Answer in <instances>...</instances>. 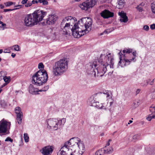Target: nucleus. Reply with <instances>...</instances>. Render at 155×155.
I'll return each mask as SVG.
<instances>
[{"instance_id":"46","label":"nucleus","mask_w":155,"mask_h":155,"mask_svg":"<svg viewBox=\"0 0 155 155\" xmlns=\"http://www.w3.org/2000/svg\"><path fill=\"white\" fill-rule=\"evenodd\" d=\"M140 135L139 134H137L135 135H134L133 137V139L135 140L138 139L139 138Z\"/></svg>"},{"instance_id":"39","label":"nucleus","mask_w":155,"mask_h":155,"mask_svg":"<svg viewBox=\"0 0 155 155\" xmlns=\"http://www.w3.org/2000/svg\"><path fill=\"white\" fill-rule=\"evenodd\" d=\"M83 153L80 152L79 151H74L73 153H71L70 155H82Z\"/></svg>"},{"instance_id":"47","label":"nucleus","mask_w":155,"mask_h":155,"mask_svg":"<svg viewBox=\"0 0 155 155\" xmlns=\"http://www.w3.org/2000/svg\"><path fill=\"white\" fill-rule=\"evenodd\" d=\"M67 153L64 152H61V151H59L57 154V155H66Z\"/></svg>"},{"instance_id":"50","label":"nucleus","mask_w":155,"mask_h":155,"mask_svg":"<svg viewBox=\"0 0 155 155\" xmlns=\"http://www.w3.org/2000/svg\"><path fill=\"white\" fill-rule=\"evenodd\" d=\"M143 29L146 31H148L149 29V27L147 25H144L143 28Z\"/></svg>"},{"instance_id":"64","label":"nucleus","mask_w":155,"mask_h":155,"mask_svg":"<svg viewBox=\"0 0 155 155\" xmlns=\"http://www.w3.org/2000/svg\"><path fill=\"white\" fill-rule=\"evenodd\" d=\"M151 117H152V118L155 119V115H154V114L153 115L151 116Z\"/></svg>"},{"instance_id":"26","label":"nucleus","mask_w":155,"mask_h":155,"mask_svg":"<svg viewBox=\"0 0 155 155\" xmlns=\"http://www.w3.org/2000/svg\"><path fill=\"white\" fill-rule=\"evenodd\" d=\"M15 112L17 114V115H23L22 112L21 111V110L20 107H16L15 108Z\"/></svg>"},{"instance_id":"22","label":"nucleus","mask_w":155,"mask_h":155,"mask_svg":"<svg viewBox=\"0 0 155 155\" xmlns=\"http://www.w3.org/2000/svg\"><path fill=\"white\" fill-rule=\"evenodd\" d=\"M68 142H70V143L71 144V142H74L75 143H77L78 145L79 143H81V140L80 138L77 137H74L71 138Z\"/></svg>"},{"instance_id":"13","label":"nucleus","mask_w":155,"mask_h":155,"mask_svg":"<svg viewBox=\"0 0 155 155\" xmlns=\"http://www.w3.org/2000/svg\"><path fill=\"white\" fill-rule=\"evenodd\" d=\"M41 151L44 155H50L53 152V149L51 146H47L43 148Z\"/></svg>"},{"instance_id":"40","label":"nucleus","mask_w":155,"mask_h":155,"mask_svg":"<svg viewBox=\"0 0 155 155\" xmlns=\"http://www.w3.org/2000/svg\"><path fill=\"white\" fill-rule=\"evenodd\" d=\"M4 81L6 83L8 84L10 81V78L7 77L6 76H4L3 78Z\"/></svg>"},{"instance_id":"33","label":"nucleus","mask_w":155,"mask_h":155,"mask_svg":"<svg viewBox=\"0 0 155 155\" xmlns=\"http://www.w3.org/2000/svg\"><path fill=\"white\" fill-rule=\"evenodd\" d=\"M24 137L25 141L26 142H28L29 141V137L28 134L25 133L24 134Z\"/></svg>"},{"instance_id":"24","label":"nucleus","mask_w":155,"mask_h":155,"mask_svg":"<svg viewBox=\"0 0 155 155\" xmlns=\"http://www.w3.org/2000/svg\"><path fill=\"white\" fill-rule=\"evenodd\" d=\"M105 149L104 148H101L97 151L95 153L96 155H103L105 154Z\"/></svg>"},{"instance_id":"28","label":"nucleus","mask_w":155,"mask_h":155,"mask_svg":"<svg viewBox=\"0 0 155 155\" xmlns=\"http://www.w3.org/2000/svg\"><path fill=\"white\" fill-rule=\"evenodd\" d=\"M144 4L142 3H141L140 4L137 6V7H136L137 9L139 12H142L143 11V6L144 5Z\"/></svg>"},{"instance_id":"32","label":"nucleus","mask_w":155,"mask_h":155,"mask_svg":"<svg viewBox=\"0 0 155 155\" xmlns=\"http://www.w3.org/2000/svg\"><path fill=\"white\" fill-rule=\"evenodd\" d=\"M113 151V148L111 147L107 150L105 149V154H110Z\"/></svg>"},{"instance_id":"37","label":"nucleus","mask_w":155,"mask_h":155,"mask_svg":"<svg viewBox=\"0 0 155 155\" xmlns=\"http://www.w3.org/2000/svg\"><path fill=\"white\" fill-rule=\"evenodd\" d=\"M151 8L152 12L155 14V2H153L151 4Z\"/></svg>"},{"instance_id":"6","label":"nucleus","mask_w":155,"mask_h":155,"mask_svg":"<svg viewBox=\"0 0 155 155\" xmlns=\"http://www.w3.org/2000/svg\"><path fill=\"white\" fill-rule=\"evenodd\" d=\"M11 122L2 119L0 121V135L8 133L10 128Z\"/></svg>"},{"instance_id":"16","label":"nucleus","mask_w":155,"mask_h":155,"mask_svg":"<svg viewBox=\"0 0 155 155\" xmlns=\"http://www.w3.org/2000/svg\"><path fill=\"white\" fill-rule=\"evenodd\" d=\"M29 92L32 94H39L38 92L39 91L38 88L34 87L33 85L30 84L29 87Z\"/></svg>"},{"instance_id":"60","label":"nucleus","mask_w":155,"mask_h":155,"mask_svg":"<svg viewBox=\"0 0 155 155\" xmlns=\"http://www.w3.org/2000/svg\"><path fill=\"white\" fill-rule=\"evenodd\" d=\"M7 84H7V83H4L3 84H2V85L1 88H2L3 87H4Z\"/></svg>"},{"instance_id":"10","label":"nucleus","mask_w":155,"mask_h":155,"mask_svg":"<svg viewBox=\"0 0 155 155\" xmlns=\"http://www.w3.org/2000/svg\"><path fill=\"white\" fill-rule=\"evenodd\" d=\"M57 120L55 119H50L48 120L47 124L50 128L56 130L59 128L57 126Z\"/></svg>"},{"instance_id":"17","label":"nucleus","mask_w":155,"mask_h":155,"mask_svg":"<svg viewBox=\"0 0 155 155\" xmlns=\"http://www.w3.org/2000/svg\"><path fill=\"white\" fill-rule=\"evenodd\" d=\"M118 14L120 17V20L121 22H126L128 21V18L126 13L123 12H119Z\"/></svg>"},{"instance_id":"38","label":"nucleus","mask_w":155,"mask_h":155,"mask_svg":"<svg viewBox=\"0 0 155 155\" xmlns=\"http://www.w3.org/2000/svg\"><path fill=\"white\" fill-rule=\"evenodd\" d=\"M5 75V72L3 71H2L0 72V81L2 80Z\"/></svg>"},{"instance_id":"18","label":"nucleus","mask_w":155,"mask_h":155,"mask_svg":"<svg viewBox=\"0 0 155 155\" xmlns=\"http://www.w3.org/2000/svg\"><path fill=\"white\" fill-rule=\"evenodd\" d=\"M70 142H68L65 143L64 145L61 149L60 151L64 152L66 153V152L69 150V147L70 145H71Z\"/></svg>"},{"instance_id":"41","label":"nucleus","mask_w":155,"mask_h":155,"mask_svg":"<svg viewBox=\"0 0 155 155\" xmlns=\"http://www.w3.org/2000/svg\"><path fill=\"white\" fill-rule=\"evenodd\" d=\"M12 47H13V48H14V50H15V51H18L20 50L19 46L18 45H14Z\"/></svg>"},{"instance_id":"42","label":"nucleus","mask_w":155,"mask_h":155,"mask_svg":"<svg viewBox=\"0 0 155 155\" xmlns=\"http://www.w3.org/2000/svg\"><path fill=\"white\" fill-rule=\"evenodd\" d=\"M57 126L59 127V128H60L61 126V125L63 124V123L61 120H57Z\"/></svg>"},{"instance_id":"1","label":"nucleus","mask_w":155,"mask_h":155,"mask_svg":"<svg viewBox=\"0 0 155 155\" xmlns=\"http://www.w3.org/2000/svg\"><path fill=\"white\" fill-rule=\"evenodd\" d=\"M75 19L71 16L65 18L61 23V25L63 23L65 24L64 26L61 29L63 30V34L68 35V32L71 31L73 36L78 38L91 30L92 21L90 18H84L78 21V24H76Z\"/></svg>"},{"instance_id":"27","label":"nucleus","mask_w":155,"mask_h":155,"mask_svg":"<svg viewBox=\"0 0 155 155\" xmlns=\"http://www.w3.org/2000/svg\"><path fill=\"white\" fill-rule=\"evenodd\" d=\"M23 117L22 115H17L16 120L17 122L19 124H21L22 121V118Z\"/></svg>"},{"instance_id":"9","label":"nucleus","mask_w":155,"mask_h":155,"mask_svg":"<svg viewBox=\"0 0 155 155\" xmlns=\"http://www.w3.org/2000/svg\"><path fill=\"white\" fill-rule=\"evenodd\" d=\"M36 21L38 23L41 21L47 15V12L43 10H38L35 11L33 13Z\"/></svg>"},{"instance_id":"19","label":"nucleus","mask_w":155,"mask_h":155,"mask_svg":"<svg viewBox=\"0 0 155 155\" xmlns=\"http://www.w3.org/2000/svg\"><path fill=\"white\" fill-rule=\"evenodd\" d=\"M103 93L106 97L107 100H110L112 101V97L110 91L106 90L103 91Z\"/></svg>"},{"instance_id":"15","label":"nucleus","mask_w":155,"mask_h":155,"mask_svg":"<svg viewBox=\"0 0 155 155\" xmlns=\"http://www.w3.org/2000/svg\"><path fill=\"white\" fill-rule=\"evenodd\" d=\"M101 16L104 18H107L112 17L114 16V13L107 10H104L101 13Z\"/></svg>"},{"instance_id":"49","label":"nucleus","mask_w":155,"mask_h":155,"mask_svg":"<svg viewBox=\"0 0 155 155\" xmlns=\"http://www.w3.org/2000/svg\"><path fill=\"white\" fill-rule=\"evenodd\" d=\"M154 108L155 107H150L149 110L151 112H155Z\"/></svg>"},{"instance_id":"59","label":"nucleus","mask_w":155,"mask_h":155,"mask_svg":"<svg viewBox=\"0 0 155 155\" xmlns=\"http://www.w3.org/2000/svg\"><path fill=\"white\" fill-rule=\"evenodd\" d=\"M140 89H137L136 91V94H139L140 92Z\"/></svg>"},{"instance_id":"30","label":"nucleus","mask_w":155,"mask_h":155,"mask_svg":"<svg viewBox=\"0 0 155 155\" xmlns=\"http://www.w3.org/2000/svg\"><path fill=\"white\" fill-rule=\"evenodd\" d=\"M114 30V29L113 28H110L107 29L103 32L102 35H103L104 34H107L113 31Z\"/></svg>"},{"instance_id":"5","label":"nucleus","mask_w":155,"mask_h":155,"mask_svg":"<svg viewBox=\"0 0 155 155\" xmlns=\"http://www.w3.org/2000/svg\"><path fill=\"white\" fill-rule=\"evenodd\" d=\"M132 54L133 55L132 58L131 59H128L127 58L125 55H124V57L122 56V53L121 51H120L118 54L119 56L120 60L118 63V65L120 66L121 67H124L129 64L132 61H135L136 60H135V59L137 54L136 51H133Z\"/></svg>"},{"instance_id":"54","label":"nucleus","mask_w":155,"mask_h":155,"mask_svg":"<svg viewBox=\"0 0 155 155\" xmlns=\"http://www.w3.org/2000/svg\"><path fill=\"white\" fill-rule=\"evenodd\" d=\"M28 1V0H22L21 3L23 4H25L27 3Z\"/></svg>"},{"instance_id":"52","label":"nucleus","mask_w":155,"mask_h":155,"mask_svg":"<svg viewBox=\"0 0 155 155\" xmlns=\"http://www.w3.org/2000/svg\"><path fill=\"white\" fill-rule=\"evenodd\" d=\"M31 3H32V4H34L35 3H39V2H38V0L37 1V0H33L31 2Z\"/></svg>"},{"instance_id":"7","label":"nucleus","mask_w":155,"mask_h":155,"mask_svg":"<svg viewBox=\"0 0 155 155\" xmlns=\"http://www.w3.org/2000/svg\"><path fill=\"white\" fill-rule=\"evenodd\" d=\"M97 66V61H93L87 64L86 73L88 75L91 77H94L95 78L97 77L96 74V71H94V68Z\"/></svg>"},{"instance_id":"21","label":"nucleus","mask_w":155,"mask_h":155,"mask_svg":"<svg viewBox=\"0 0 155 155\" xmlns=\"http://www.w3.org/2000/svg\"><path fill=\"white\" fill-rule=\"evenodd\" d=\"M78 146L79 149V151H80V153H83L84 152L85 148L84 145L82 141L78 143Z\"/></svg>"},{"instance_id":"57","label":"nucleus","mask_w":155,"mask_h":155,"mask_svg":"<svg viewBox=\"0 0 155 155\" xmlns=\"http://www.w3.org/2000/svg\"><path fill=\"white\" fill-rule=\"evenodd\" d=\"M62 122L63 123V124H64L66 122V119L65 118H63L62 120H61Z\"/></svg>"},{"instance_id":"34","label":"nucleus","mask_w":155,"mask_h":155,"mask_svg":"<svg viewBox=\"0 0 155 155\" xmlns=\"http://www.w3.org/2000/svg\"><path fill=\"white\" fill-rule=\"evenodd\" d=\"M39 3H42L43 5H48V2L46 0H38Z\"/></svg>"},{"instance_id":"2","label":"nucleus","mask_w":155,"mask_h":155,"mask_svg":"<svg viewBox=\"0 0 155 155\" xmlns=\"http://www.w3.org/2000/svg\"><path fill=\"white\" fill-rule=\"evenodd\" d=\"M114 58L110 53L101 54L99 58L97 61V66L96 68L97 71V77H101L106 73L109 68H114Z\"/></svg>"},{"instance_id":"23","label":"nucleus","mask_w":155,"mask_h":155,"mask_svg":"<svg viewBox=\"0 0 155 155\" xmlns=\"http://www.w3.org/2000/svg\"><path fill=\"white\" fill-rule=\"evenodd\" d=\"M79 6L82 10H87L90 8L88 6V5L86 1L83 2L81 4H80Z\"/></svg>"},{"instance_id":"58","label":"nucleus","mask_w":155,"mask_h":155,"mask_svg":"<svg viewBox=\"0 0 155 155\" xmlns=\"http://www.w3.org/2000/svg\"><path fill=\"white\" fill-rule=\"evenodd\" d=\"M15 7H16L15 8H18V9L20 8L21 7V5H18L15 6Z\"/></svg>"},{"instance_id":"4","label":"nucleus","mask_w":155,"mask_h":155,"mask_svg":"<svg viewBox=\"0 0 155 155\" xmlns=\"http://www.w3.org/2000/svg\"><path fill=\"white\" fill-rule=\"evenodd\" d=\"M48 79V76L45 70H39L35 73L32 77V82L37 86H41L46 83Z\"/></svg>"},{"instance_id":"11","label":"nucleus","mask_w":155,"mask_h":155,"mask_svg":"<svg viewBox=\"0 0 155 155\" xmlns=\"http://www.w3.org/2000/svg\"><path fill=\"white\" fill-rule=\"evenodd\" d=\"M94 98V97L92 96L88 99L87 103L89 106L92 107H103L102 104H100L98 102L95 101Z\"/></svg>"},{"instance_id":"25","label":"nucleus","mask_w":155,"mask_h":155,"mask_svg":"<svg viewBox=\"0 0 155 155\" xmlns=\"http://www.w3.org/2000/svg\"><path fill=\"white\" fill-rule=\"evenodd\" d=\"M117 3L118 5L117 8H122L124 6V0H118Z\"/></svg>"},{"instance_id":"53","label":"nucleus","mask_w":155,"mask_h":155,"mask_svg":"<svg viewBox=\"0 0 155 155\" xmlns=\"http://www.w3.org/2000/svg\"><path fill=\"white\" fill-rule=\"evenodd\" d=\"M146 119L147 120L150 121L152 119V118L151 116H150V115L148 117L146 118Z\"/></svg>"},{"instance_id":"48","label":"nucleus","mask_w":155,"mask_h":155,"mask_svg":"<svg viewBox=\"0 0 155 155\" xmlns=\"http://www.w3.org/2000/svg\"><path fill=\"white\" fill-rule=\"evenodd\" d=\"M5 141H10L11 143H12L13 141V140L11 138H10V137H7L5 140Z\"/></svg>"},{"instance_id":"55","label":"nucleus","mask_w":155,"mask_h":155,"mask_svg":"<svg viewBox=\"0 0 155 155\" xmlns=\"http://www.w3.org/2000/svg\"><path fill=\"white\" fill-rule=\"evenodd\" d=\"M112 140L111 139H110L109 140L108 142L107 143L106 146L105 147L107 146H109L110 145V142Z\"/></svg>"},{"instance_id":"14","label":"nucleus","mask_w":155,"mask_h":155,"mask_svg":"<svg viewBox=\"0 0 155 155\" xmlns=\"http://www.w3.org/2000/svg\"><path fill=\"white\" fill-rule=\"evenodd\" d=\"M57 16L55 14H51L48 16L47 20V23L48 24H53L56 21Z\"/></svg>"},{"instance_id":"36","label":"nucleus","mask_w":155,"mask_h":155,"mask_svg":"<svg viewBox=\"0 0 155 155\" xmlns=\"http://www.w3.org/2000/svg\"><path fill=\"white\" fill-rule=\"evenodd\" d=\"M49 88V86L47 85L42 88L41 89L39 90V92L46 91L48 90Z\"/></svg>"},{"instance_id":"20","label":"nucleus","mask_w":155,"mask_h":155,"mask_svg":"<svg viewBox=\"0 0 155 155\" xmlns=\"http://www.w3.org/2000/svg\"><path fill=\"white\" fill-rule=\"evenodd\" d=\"M86 2L87 3L88 6L89 8H92L94 6L97 2V0H87Z\"/></svg>"},{"instance_id":"56","label":"nucleus","mask_w":155,"mask_h":155,"mask_svg":"<svg viewBox=\"0 0 155 155\" xmlns=\"http://www.w3.org/2000/svg\"><path fill=\"white\" fill-rule=\"evenodd\" d=\"M153 150V152L151 151V153L149 152V150H148V153H149V154L152 153H154V155H155V150Z\"/></svg>"},{"instance_id":"44","label":"nucleus","mask_w":155,"mask_h":155,"mask_svg":"<svg viewBox=\"0 0 155 155\" xmlns=\"http://www.w3.org/2000/svg\"><path fill=\"white\" fill-rule=\"evenodd\" d=\"M32 5V3L30 2H28L27 3H26L25 5V7H30Z\"/></svg>"},{"instance_id":"29","label":"nucleus","mask_w":155,"mask_h":155,"mask_svg":"<svg viewBox=\"0 0 155 155\" xmlns=\"http://www.w3.org/2000/svg\"><path fill=\"white\" fill-rule=\"evenodd\" d=\"M15 2H7L4 3V4L6 7H8L12 5H15Z\"/></svg>"},{"instance_id":"31","label":"nucleus","mask_w":155,"mask_h":155,"mask_svg":"<svg viewBox=\"0 0 155 155\" xmlns=\"http://www.w3.org/2000/svg\"><path fill=\"white\" fill-rule=\"evenodd\" d=\"M155 81V78L153 79L152 80H151L150 79H148L146 80V83L147 84H149L150 85H152L153 84L154 81Z\"/></svg>"},{"instance_id":"45","label":"nucleus","mask_w":155,"mask_h":155,"mask_svg":"<svg viewBox=\"0 0 155 155\" xmlns=\"http://www.w3.org/2000/svg\"><path fill=\"white\" fill-rule=\"evenodd\" d=\"M38 68L39 69H43L44 68V66L42 63H40L38 65Z\"/></svg>"},{"instance_id":"63","label":"nucleus","mask_w":155,"mask_h":155,"mask_svg":"<svg viewBox=\"0 0 155 155\" xmlns=\"http://www.w3.org/2000/svg\"><path fill=\"white\" fill-rule=\"evenodd\" d=\"M11 56L12 58H14L15 56V54L14 53H12V54Z\"/></svg>"},{"instance_id":"12","label":"nucleus","mask_w":155,"mask_h":155,"mask_svg":"<svg viewBox=\"0 0 155 155\" xmlns=\"http://www.w3.org/2000/svg\"><path fill=\"white\" fill-rule=\"evenodd\" d=\"M134 51H136L130 48H125L122 52L123 54L122 55V56L124 57V55H125L127 58L128 59H131L132 57H131V54L130 53H131L132 54V53Z\"/></svg>"},{"instance_id":"3","label":"nucleus","mask_w":155,"mask_h":155,"mask_svg":"<svg viewBox=\"0 0 155 155\" xmlns=\"http://www.w3.org/2000/svg\"><path fill=\"white\" fill-rule=\"evenodd\" d=\"M68 62L66 59H63L55 63L52 67L54 75L58 76L62 74L67 70Z\"/></svg>"},{"instance_id":"51","label":"nucleus","mask_w":155,"mask_h":155,"mask_svg":"<svg viewBox=\"0 0 155 155\" xmlns=\"http://www.w3.org/2000/svg\"><path fill=\"white\" fill-rule=\"evenodd\" d=\"M150 28L152 30H153L155 29V24H153L151 25L150 26Z\"/></svg>"},{"instance_id":"43","label":"nucleus","mask_w":155,"mask_h":155,"mask_svg":"<svg viewBox=\"0 0 155 155\" xmlns=\"http://www.w3.org/2000/svg\"><path fill=\"white\" fill-rule=\"evenodd\" d=\"M18 9V8H14L13 9H4V11L5 12H6L8 11H12L14 10H16Z\"/></svg>"},{"instance_id":"61","label":"nucleus","mask_w":155,"mask_h":155,"mask_svg":"<svg viewBox=\"0 0 155 155\" xmlns=\"http://www.w3.org/2000/svg\"><path fill=\"white\" fill-rule=\"evenodd\" d=\"M4 7H5L2 4L0 5V8L1 9H3V8H4Z\"/></svg>"},{"instance_id":"35","label":"nucleus","mask_w":155,"mask_h":155,"mask_svg":"<svg viewBox=\"0 0 155 155\" xmlns=\"http://www.w3.org/2000/svg\"><path fill=\"white\" fill-rule=\"evenodd\" d=\"M12 48L13 47H9L4 49L3 52L5 53H9L11 52V50Z\"/></svg>"},{"instance_id":"62","label":"nucleus","mask_w":155,"mask_h":155,"mask_svg":"<svg viewBox=\"0 0 155 155\" xmlns=\"http://www.w3.org/2000/svg\"><path fill=\"white\" fill-rule=\"evenodd\" d=\"M1 24H2V27H5L6 26V24H5L3 23L2 22Z\"/></svg>"},{"instance_id":"8","label":"nucleus","mask_w":155,"mask_h":155,"mask_svg":"<svg viewBox=\"0 0 155 155\" xmlns=\"http://www.w3.org/2000/svg\"><path fill=\"white\" fill-rule=\"evenodd\" d=\"M33 13L27 15L25 18L24 23L27 26L31 27L38 24Z\"/></svg>"}]
</instances>
